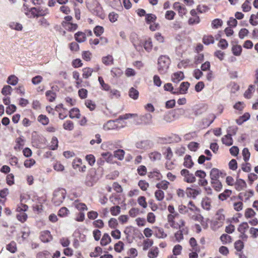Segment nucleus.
<instances>
[{
  "mask_svg": "<svg viewBox=\"0 0 258 258\" xmlns=\"http://www.w3.org/2000/svg\"><path fill=\"white\" fill-rule=\"evenodd\" d=\"M86 6L88 9L94 15L101 19H104L105 14L102 7L97 0H87Z\"/></svg>",
  "mask_w": 258,
  "mask_h": 258,
  "instance_id": "1",
  "label": "nucleus"
},
{
  "mask_svg": "<svg viewBox=\"0 0 258 258\" xmlns=\"http://www.w3.org/2000/svg\"><path fill=\"white\" fill-rule=\"evenodd\" d=\"M66 194V190L64 188H59L55 190L51 200L52 204L55 206H59L65 199Z\"/></svg>",
  "mask_w": 258,
  "mask_h": 258,
  "instance_id": "2",
  "label": "nucleus"
},
{
  "mask_svg": "<svg viewBox=\"0 0 258 258\" xmlns=\"http://www.w3.org/2000/svg\"><path fill=\"white\" fill-rule=\"evenodd\" d=\"M170 63V58L166 55H161L158 60V71L163 75L166 73Z\"/></svg>",
  "mask_w": 258,
  "mask_h": 258,
  "instance_id": "3",
  "label": "nucleus"
},
{
  "mask_svg": "<svg viewBox=\"0 0 258 258\" xmlns=\"http://www.w3.org/2000/svg\"><path fill=\"white\" fill-rule=\"evenodd\" d=\"M168 224L170 227L174 229H178V228H183L185 226V221L180 217H173L170 216L168 218H167Z\"/></svg>",
  "mask_w": 258,
  "mask_h": 258,
  "instance_id": "4",
  "label": "nucleus"
},
{
  "mask_svg": "<svg viewBox=\"0 0 258 258\" xmlns=\"http://www.w3.org/2000/svg\"><path fill=\"white\" fill-rule=\"evenodd\" d=\"M152 122V115L150 113H146L139 116L137 114L134 116V122L137 125L149 124Z\"/></svg>",
  "mask_w": 258,
  "mask_h": 258,
  "instance_id": "5",
  "label": "nucleus"
},
{
  "mask_svg": "<svg viewBox=\"0 0 258 258\" xmlns=\"http://www.w3.org/2000/svg\"><path fill=\"white\" fill-rule=\"evenodd\" d=\"M157 20V16L153 14H147L145 15V22L150 25L149 29L152 31H155L159 29L160 26L158 23H155Z\"/></svg>",
  "mask_w": 258,
  "mask_h": 258,
  "instance_id": "6",
  "label": "nucleus"
},
{
  "mask_svg": "<svg viewBox=\"0 0 258 258\" xmlns=\"http://www.w3.org/2000/svg\"><path fill=\"white\" fill-rule=\"evenodd\" d=\"M180 174L183 177L184 181L187 183H192L196 180L195 175L190 173L187 169H182L180 171Z\"/></svg>",
  "mask_w": 258,
  "mask_h": 258,
  "instance_id": "7",
  "label": "nucleus"
},
{
  "mask_svg": "<svg viewBox=\"0 0 258 258\" xmlns=\"http://www.w3.org/2000/svg\"><path fill=\"white\" fill-rule=\"evenodd\" d=\"M225 220V211L223 209H219L215 215V222L218 227H221Z\"/></svg>",
  "mask_w": 258,
  "mask_h": 258,
  "instance_id": "8",
  "label": "nucleus"
},
{
  "mask_svg": "<svg viewBox=\"0 0 258 258\" xmlns=\"http://www.w3.org/2000/svg\"><path fill=\"white\" fill-rule=\"evenodd\" d=\"M253 196V191L252 190H246L244 192H240L237 196H233V199H239L245 202L248 201Z\"/></svg>",
  "mask_w": 258,
  "mask_h": 258,
  "instance_id": "9",
  "label": "nucleus"
},
{
  "mask_svg": "<svg viewBox=\"0 0 258 258\" xmlns=\"http://www.w3.org/2000/svg\"><path fill=\"white\" fill-rule=\"evenodd\" d=\"M178 230L174 233V237L177 242H180L183 239V235L188 233V228L185 226V227L178 228Z\"/></svg>",
  "mask_w": 258,
  "mask_h": 258,
  "instance_id": "10",
  "label": "nucleus"
},
{
  "mask_svg": "<svg viewBox=\"0 0 258 258\" xmlns=\"http://www.w3.org/2000/svg\"><path fill=\"white\" fill-rule=\"evenodd\" d=\"M248 228L249 226L247 222H242L239 225L237 228V230L240 233L239 237L243 240H246L248 238L247 235L245 234V232Z\"/></svg>",
  "mask_w": 258,
  "mask_h": 258,
  "instance_id": "11",
  "label": "nucleus"
},
{
  "mask_svg": "<svg viewBox=\"0 0 258 258\" xmlns=\"http://www.w3.org/2000/svg\"><path fill=\"white\" fill-rule=\"evenodd\" d=\"M173 8L177 11L179 17L183 18L187 14V9L179 2H175L173 5Z\"/></svg>",
  "mask_w": 258,
  "mask_h": 258,
  "instance_id": "12",
  "label": "nucleus"
},
{
  "mask_svg": "<svg viewBox=\"0 0 258 258\" xmlns=\"http://www.w3.org/2000/svg\"><path fill=\"white\" fill-rule=\"evenodd\" d=\"M190 83L188 82H182L179 87V89L176 92H172V94H184L187 93V91L189 87Z\"/></svg>",
  "mask_w": 258,
  "mask_h": 258,
  "instance_id": "13",
  "label": "nucleus"
},
{
  "mask_svg": "<svg viewBox=\"0 0 258 258\" xmlns=\"http://www.w3.org/2000/svg\"><path fill=\"white\" fill-rule=\"evenodd\" d=\"M230 201L232 202L233 208L236 212H240L242 210L243 208V201L236 199H233V196L230 198Z\"/></svg>",
  "mask_w": 258,
  "mask_h": 258,
  "instance_id": "14",
  "label": "nucleus"
},
{
  "mask_svg": "<svg viewBox=\"0 0 258 258\" xmlns=\"http://www.w3.org/2000/svg\"><path fill=\"white\" fill-rule=\"evenodd\" d=\"M210 178L211 180H218L220 176L224 177L226 175L225 173H223L218 169L214 168L212 169L210 172Z\"/></svg>",
  "mask_w": 258,
  "mask_h": 258,
  "instance_id": "15",
  "label": "nucleus"
},
{
  "mask_svg": "<svg viewBox=\"0 0 258 258\" xmlns=\"http://www.w3.org/2000/svg\"><path fill=\"white\" fill-rule=\"evenodd\" d=\"M40 239L41 241L44 243H47L51 241L53 237L48 230H44L40 233Z\"/></svg>",
  "mask_w": 258,
  "mask_h": 258,
  "instance_id": "16",
  "label": "nucleus"
},
{
  "mask_svg": "<svg viewBox=\"0 0 258 258\" xmlns=\"http://www.w3.org/2000/svg\"><path fill=\"white\" fill-rule=\"evenodd\" d=\"M117 120H109L103 125V129L105 131L118 130L119 127L116 123Z\"/></svg>",
  "mask_w": 258,
  "mask_h": 258,
  "instance_id": "17",
  "label": "nucleus"
},
{
  "mask_svg": "<svg viewBox=\"0 0 258 258\" xmlns=\"http://www.w3.org/2000/svg\"><path fill=\"white\" fill-rule=\"evenodd\" d=\"M185 192L187 197L196 199V197L201 193V190L199 188L187 187Z\"/></svg>",
  "mask_w": 258,
  "mask_h": 258,
  "instance_id": "18",
  "label": "nucleus"
},
{
  "mask_svg": "<svg viewBox=\"0 0 258 258\" xmlns=\"http://www.w3.org/2000/svg\"><path fill=\"white\" fill-rule=\"evenodd\" d=\"M36 7L29 9L24 5L23 12L29 18H36Z\"/></svg>",
  "mask_w": 258,
  "mask_h": 258,
  "instance_id": "19",
  "label": "nucleus"
},
{
  "mask_svg": "<svg viewBox=\"0 0 258 258\" xmlns=\"http://www.w3.org/2000/svg\"><path fill=\"white\" fill-rule=\"evenodd\" d=\"M234 186L236 190L241 191L246 187L247 184L244 180L237 178Z\"/></svg>",
  "mask_w": 258,
  "mask_h": 258,
  "instance_id": "20",
  "label": "nucleus"
},
{
  "mask_svg": "<svg viewBox=\"0 0 258 258\" xmlns=\"http://www.w3.org/2000/svg\"><path fill=\"white\" fill-rule=\"evenodd\" d=\"M95 182V177L93 174V172L89 171L86 177V185L88 186H92Z\"/></svg>",
  "mask_w": 258,
  "mask_h": 258,
  "instance_id": "21",
  "label": "nucleus"
},
{
  "mask_svg": "<svg viewBox=\"0 0 258 258\" xmlns=\"http://www.w3.org/2000/svg\"><path fill=\"white\" fill-rule=\"evenodd\" d=\"M184 78L183 72L179 71L173 74L171 76V80L173 83H178Z\"/></svg>",
  "mask_w": 258,
  "mask_h": 258,
  "instance_id": "22",
  "label": "nucleus"
},
{
  "mask_svg": "<svg viewBox=\"0 0 258 258\" xmlns=\"http://www.w3.org/2000/svg\"><path fill=\"white\" fill-rule=\"evenodd\" d=\"M148 176L150 179L159 180L162 178V175L158 170H154L148 173Z\"/></svg>",
  "mask_w": 258,
  "mask_h": 258,
  "instance_id": "23",
  "label": "nucleus"
},
{
  "mask_svg": "<svg viewBox=\"0 0 258 258\" xmlns=\"http://www.w3.org/2000/svg\"><path fill=\"white\" fill-rule=\"evenodd\" d=\"M36 18L44 17L49 14L48 9L46 8L36 7Z\"/></svg>",
  "mask_w": 258,
  "mask_h": 258,
  "instance_id": "24",
  "label": "nucleus"
},
{
  "mask_svg": "<svg viewBox=\"0 0 258 258\" xmlns=\"http://www.w3.org/2000/svg\"><path fill=\"white\" fill-rule=\"evenodd\" d=\"M75 40L79 43H82L86 40V34L85 33L78 31L74 35Z\"/></svg>",
  "mask_w": 258,
  "mask_h": 258,
  "instance_id": "25",
  "label": "nucleus"
},
{
  "mask_svg": "<svg viewBox=\"0 0 258 258\" xmlns=\"http://www.w3.org/2000/svg\"><path fill=\"white\" fill-rule=\"evenodd\" d=\"M183 166L187 168H191L194 165L190 155H186L184 158Z\"/></svg>",
  "mask_w": 258,
  "mask_h": 258,
  "instance_id": "26",
  "label": "nucleus"
},
{
  "mask_svg": "<svg viewBox=\"0 0 258 258\" xmlns=\"http://www.w3.org/2000/svg\"><path fill=\"white\" fill-rule=\"evenodd\" d=\"M202 42L204 44L209 45L214 43L215 39L212 35H204L202 38Z\"/></svg>",
  "mask_w": 258,
  "mask_h": 258,
  "instance_id": "27",
  "label": "nucleus"
},
{
  "mask_svg": "<svg viewBox=\"0 0 258 258\" xmlns=\"http://www.w3.org/2000/svg\"><path fill=\"white\" fill-rule=\"evenodd\" d=\"M66 30L69 32H74L76 30L78 27V26L76 23H64L62 26Z\"/></svg>",
  "mask_w": 258,
  "mask_h": 258,
  "instance_id": "28",
  "label": "nucleus"
},
{
  "mask_svg": "<svg viewBox=\"0 0 258 258\" xmlns=\"http://www.w3.org/2000/svg\"><path fill=\"white\" fill-rule=\"evenodd\" d=\"M74 206L80 212H83L85 211H87L88 210V208L87 205L83 203H80L78 201L76 200L73 203Z\"/></svg>",
  "mask_w": 258,
  "mask_h": 258,
  "instance_id": "29",
  "label": "nucleus"
},
{
  "mask_svg": "<svg viewBox=\"0 0 258 258\" xmlns=\"http://www.w3.org/2000/svg\"><path fill=\"white\" fill-rule=\"evenodd\" d=\"M189 243L191 247V251H196L197 252H200L201 249L200 246L198 245L197 240L194 237H191L189 240Z\"/></svg>",
  "mask_w": 258,
  "mask_h": 258,
  "instance_id": "30",
  "label": "nucleus"
},
{
  "mask_svg": "<svg viewBox=\"0 0 258 258\" xmlns=\"http://www.w3.org/2000/svg\"><path fill=\"white\" fill-rule=\"evenodd\" d=\"M73 78L76 80L75 86L76 88H79L82 86V80L80 78V74L77 71H74L73 73Z\"/></svg>",
  "mask_w": 258,
  "mask_h": 258,
  "instance_id": "31",
  "label": "nucleus"
},
{
  "mask_svg": "<svg viewBox=\"0 0 258 258\" xmlns=\"http://www.w3.org/2000/svg\"><path fill=\"white\" fill-rule=\"evenodd\" d=\"M155 235L159 238H164L166 237L167 234L164 229L161 227H156L155 228Z\"/></svg>",
  "mask_w": 258,
  "mask_h": 258,
  "instance_id": "32",
  "label": "nucleus"
},
{
  "mask_svg": "<svg viewBox=\"0 0 258 258\" xmlns=\"http://www.w3.org/2000/svg\"><path fill=\"white\" fill-rule=\"evenodd\" d=\"M69 116L72 119L80 118L81 116L80 110L76 107L71 109L69 111Z\"/></svg>",
  "mask_w": 258,
  "mask_h": 258,
  "instance_id": "33",
  "label": "nucleus"
},
{
  "mask_svg": "<svg viewBox=\"0 0 258 258\" xmlns=\"http://www.w3.org/2000/svg\"><path fill=\"white\" fill-rule=\"evenodd\" d=\"M169 184V182L166 180H163L157 183L156 185V187L159 189L166 190L168 188Z\"/></svg>",
  "mask_w": 258,
  "mask_h": 258,
  "instance_id": "34",
  "label": "nucleus"
},
{
  "mask_svg": "<svg viewBox=\"0 0 258 258\" xmlns=\"http://www.w3.org/2000/svg\"><path fill=\"white\" fill-rule=\"evenodd\" d=\"M82 77L84 79H88L92 76L93 72V69L90 67H86L82 69Z\"/></svg>",
  "mask_w": 258,
  "mask_h": 258,
  "instance_id": "35",
  "label": "nucleus"
},
{
  "mask_svg": "<svg viewBox=\"0 0 258 258\" xmlns=\"http://www.w3.org/2000/svg\"><path fill=\"white\" fill-rule=\"evenodd\" d=\"M102 62L106 66H110L114 63V59L111 55H107L102 58Z\"/></svg>",
  "mask_w": 258,
  "mask_h": 258,
  "instance_id": "36",
  "label": "nucleus"
},
{
  "mask_svg": "<svg viewBox=\"0 0 258 258\" xmlns=\"http://www.w3.org/2000/svg\"><path fill=\"white\" fill-rule=\"evenodd\" d=\"M250 117V114L248 112H245L237 119L236 122L238 125H241L244 122L248 120Z\"/></svg>",
  "mask_w": 258,
  "mask_h": 258,
  "instance_id": "37",
  "label": "nucleus"
},
{
  "mask_svg": "<svg viewBox=\"0 0 258 258\" xmlns=\"http://www.w3.org/2000/svg\"><path fill=\"white\" fill-rule=\"evenodd\" d=\"M111 241V239L110 236L109 235L108 233H104L103 235L102 238L100 240V244L102 246H106L109 243H110Z\"/></svg>",
  "mask_w": 258,
  "mask_h": 258,
  "instance_id": "38",
  "label": "nucleus"
},
{
  "mask_svg": "<svg viewBox=\"0 0 258 258\" xmlns=\"http://www.w3.org/2000/svg\"><path fill=\"white\" fill-rule=\"evenodd\" d=\"M110 72L111 76L114 78H119L123 74L122 71L118 67L113 68Z\"/></svg>",
  "mask_w": 258,
  "mask_h": 258,
  "instance_id": "39",
  "label": "nucleus"
},
{
  "mask_svg": "<svg viewBox=\"0 0 258 258\" xmlns=\"http://www.w3.org/2000/svg\"><path fill=\"white\" fill-rule=\"evenodd\" d=\"M47 100L50 102L55 101L56 98V94L51 90H48L45 92Z\"/></svg>",
  "mask_w": 258,
  "mask_h": 258,
  "instance_id": "40",
  "label": "nucleus"
},
{
  "mask_svg": "<svg viewBox=\"0 0 258 258\" xmlns=\"http://www.w3.org/2000/svg\"><path fill=\"white\" fill-rule=\"evenodd\" d=\"M220 239L223 244H229L232 242V238L227 234H223L221 235Z\"/></svg>",
  "mask_w": 258,
  "mask_h": 258,
  "instance_id": "41",
  "label": "nucleus"
},
{
  "mask_svg": "<svg viewBox=\"0 0 258 258\" xmlns=\"http://www.w3.org/2000/svg\"><path fill=\"white\" fill-rule=\"evenodd\" d=\"M222 143L226 146H229L233 144V139L230 134H227L222 138Z\"/></svg>",
  "mask_w": 258,
  "mask_h": 258,
  "instance_id": "42",
  "label": "nucleus"
},
{
  "mask_svg": "<svg viewBox=\"0 0 258 258\" xmlns=\"http://www.w3.org/2000/svg\"><path fill=\"white\" fill-rule=\"evenodd\" d=\"M167 210L169 212V214L167 215V218H168L170 216H173V217H180L179 214L175 211L173 205H169L167 207Z\"/></svg>",
  "mask_w": 258,
  "mask_h": 258,
  "instance_id": "43",
  "label": "nucleus"
},
{
  "mask_svg": "<svg viewBox=\"0 0 258 258\" xmlns=\"http://www.w3.org/2000/svg\"><path fill=\"white\" fill-rule=\"evenodd\" d=\"M6 249L11 253H15L17 250L16 243L14 241H11L7 245Z\"/></svg>",
  "mask_w": 258,
  "mask_h": 258,
  "instance_id": "44",
  "label": "nucleus"
},
{
  "mask_svg": "<svg viewBox=\"0 0 258 258\" xmlns=\"http://www.w3.org/2000/svg\"><path fill=\"white\" fill-rule=\"evenodd\" d=\"M232 194V191L229 189H225L222 193L220 194L218 197L221 201L226 200Z\"/></svg>",
  "mask_w": 258,
  "mask_h": 258,
  "instance_id": "45",
  "label": "nucleus"
},
{
  "mask_svg": "<svg viewBox=\"0 0 258 258\" xmlns=\"http://www.w3.org/2000/svg\"><path fill=\"white\" fill-rule=\"evenodd\" d=\"M70 214V211L69 209L65 207H61L58 211L57 215L61 218L66 217L69 215Z\"/></svg>",
  "mask_w": 258,
  "mask_h": 258,
  "instance_id": "46",
  "label": "nucleus"
},
{
  "mask_svg": "<svg viewBox=\"0 0 258 258\" xmlns=\"http://www.w3.org/2000/svg\"><path fill=\"white\" fill-rule=\"evenodd\" d=\"M51 257V253L46 250L38 252L36 256V258H50Z\"/></svg>",
  "mask_w": 258,
  "mask_h": 258,
  "instance_id": "47",
  "label": "nucleus"
},
{
  "mask_svg": "<svg viewBox=\"0 0 258 258\" xmlns=\"http://www.w3.org/2000/svg\"><path fill=\"white\" fill-rule=\"evenodd\" d=\"M144 47L145 49L148 52L151 51L153 47V43L151 38H148L145 41L144 43Z\"/></svg>",
  "mask_w": 258,
  "mask_h": 258,
  "instance_id": "48",
  "label": "nucleus"
},
{
  "mask_svg": "<svg viewBox=\"0 0 258 258\" xmlns=\"http://www.w3.org/2000/svg\"><path fill=\"white\" fill-rule=\"evenodd\" d=\"M104 32V28L103 27L97 25L93 29V32L96 36L100 37Z\"/></svg>",
  "mask_w": 258,
  "mask_h": 258,
  "instance_id": "49",
  "label": "nucleus"
},
{
  "mask_svg": "<svg viewBox=\"0 0 258 258\" xmlns=\"http://www.w3.org/2000/svg\"><path fill=\"white\" fill-rule=\"evenodd\" d=\"M98 81L101 85V89L104 91H108L110 89V87L108 84H106L103 80V78L99 76L98 77Z\"/></svg>",
  "mask_w": 258,
  "mask_h": 258,
  "instance_id": "50",
  "label": "nucleus"
},
{
  "mask_svg": "<svg viewBox=\"0 0 258 258\" xmlns=\"http://www.w3.org/2000/svg\"><path fill=\"white\" fill-rule=\"evenodd\" d=\"M24 140L21 138H18L16 141V145L14 149L16 151H20L24 146Z\"/></svg>",
  "mask_w": 258,
  "mask_h": 258,
  "instance_id": "51",
  "label": "nucleus"
},
{
  "mask_svg": "<svg viewBox=\"0 0 258 258\" xmlns=\"http://www.w3.org/2000/svg\"><path fill=\"white\" fill-rule=\"evenodd\" d=\"M125 152L122 149H118L114 152V157L117 158L119 160H122L124 158Z\"/></svg>",
  "mask_w": 258,
  "mask_h": 258,
  "instance_id": "52",
  "label": "nucleus"
},
{
  "mask_svg": "<svg viewBox=\"0 0 258 258\" xmlns=\"http://www.w3.org/2000/svg\"><path fill=\"white\" fill-rule=\"evenodd\" d=\"M155 197L158 201H162L165 197V194L161 189H158L155 192Z\"/></svg>",
  "mask_w": 258,
  "mask_h": 258,
  "instance_id": "53",
  "label": "nucleus"
},
{
  "mask_svg": "<svg viewBox=\"0 0 258 258\" xmlns=\"http://www.w3.org/2000/svg\"><path fill=\"white\" fill-rule=\"evenodd\" d=\"M19 214H17L16 215V218L17 220L23 223L26 222L28 219V215L25 212H19Z\"/></svg>",
  "mask_w": 258,
  "mask_h": 258,
  "instance_id": "54",
  "label": "nucleus"
},
{
  "mask_svg": "<svg viewBox=\"0 0 258 258\" xmlns=\"http://www.w3.org/2000/svg\"><path fill=\"white\" fill-rule=\"evenodd\" d=\"M223 21L220 19H215L212 21L211 26L213 29H218L222 27Z\"/></svg>",
  "mask_w": 258,
  "mask_h": 258,
  "instance_id": "55",
  "label": "nucleus"
},
{
  "mask_svg": "<svg viewBox=\"0 0 258 258\" xmlns=\"http://www.w3.org/2000/svg\"><path fill=\"white\" fill-rule=\"evenodd\" d=\"M233 54L235 56H239L241 54L242 47L240 45H234L232 47Z\"/></svg>",
  "mask_w": 258,
  "mask_h": 258,
  "instance_id": "56",
  "label": "nucleus"
},
{
  "mask_svg": "<svg viewBox=\"0 0 258 258\" xmlns=\"http://www.w3.org/2000/svg\"><path fill=\"white\" fill-rule=\"evenodd\" d=\"M85 104L86 106L91 111L94 110L96 107V105L95 102L90 99H87L85 100Z\"/></svg>",
  "mask_w": 258,
  "mask_h": 258,
  "instance_id": "57",
  "label": "nucleus"
},
{
  "mask_svg": "<svg viewBox=\"0 0 258 258\" xmlns=\"http://www.w3.org/2000/svg\"><path fill=\"white\" fill-rule=\"evenodd\" d=\"M258 12L255 14H251L250 16L249 20V23L253 26H257L258 25Z\"/></svg>",
  "mask_w": 258,
  "mask_h": 258,
  "instance_id": "58",
  "label": "nucleus"
},
{
  "mask_svg": "<svg viewBox=\"0 0 258 258\" xmlns=\"http://www.w3.org/2000/svg\"><path fill=\"white\" fill-rule=\"evenodd\" d=\"M138 204L143 208L145 209L147 207L148 204L146 199L144 196H140L137 199Z\"/></svg>",
  "mask_w": 258,
  "mask_h": 258,
  "instance_id": "59",
  "label": "nucleus"
},
{
  "mask_svg": "<svg viewBox=\"0 0 258 258\" xmlns=\"http://www.w3.org/2000/svg\"><path fill=\"white\" fill-rule=\"evenodd\" d=\"M9 27L14 30L17 31H21L23 29V26L21 24L16 22H12L9 24Z\"/></svg>",
  "mask_w": 258,
  "mask_h": 258,
  "instance_id": "60",
  "label": "nucleus"
},
{
  "mask_svg": "<svg viewBox=\"0 0 258 258\" xmlns=\"http://www.w3.org/2000/svg\"><path fill=\"white\" fill-rule=\"evenodd\" d=\"M254 91V86L250 85L249 86L248 88L245 91L244 96L247 99H249L251 97V95Z\"/></svg>",
  "mask_w": 258,
  "mask_h": 258,
  "instance_id": "61",
  "label": "nucleus"
},
{
  "mask_svg": "<svg viewBox=\"0 0 258 258\" xmlns=\"http://www.w3.org/2000/svg\"><path fill=\"white\" fill-rule=\"evenodd\" d=\"M58 140L56 137H53L51 139L49 148L52 150H56L58 147Z\"/></svg>",
  "mask_w": 258,
  "mask_h": 258,
  "instance_id": "62",
  "label": "nucleus"
},
{
  "mask_svg": "<svg viewBox=\"0 0 258 258\" xmlns=\"http://www.w3.org/2000/svg\"><path fill=\"white\" fill-rule=\"evenodd\" d=\"M211 184L212 187L216 190L220 191L222 187V185L221 182L218 180H211Z\"/></svg>",
  "mask_w": 258,
  "mask_h": 258,
  "instance_id": "63",
  "label": "nucleus"
},
{
  "mask_svg": "<svg viewBox=\"0 0 258 258\" xmlns=\"http://www.w3.org/2000/svg\"><path fill=\"white\" fill-rule=\"evenodd\" d=\"M139 91L133 87H132L129 91V96L134 100H136L139 97Z\"/></svg>",
  "mask_w": 258,
  "mask_h": 258,
  "instance_id": "64",
  "label": "nucleus"
}]
</instances>
